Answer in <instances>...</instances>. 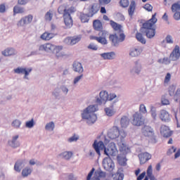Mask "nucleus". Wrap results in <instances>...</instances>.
<instances>
[{"label":"nucleus","instance_id":"1","mask_svg":"<svg viewBox=\"0 0 180 180\" xmlns=\"http://www.w3.org/2000/svg\"><path fill=\"white\" fill-rule=\"evenodd\" d=\"M93 147L98 155H101V152L104 153L105 155H107L108 157H110V155L112 157H115L116 154H117V148H116V144L113 142L110 143L108 147L105 148L103 141H95L93 144Z\"/></svg>","mask_w":180,"mask_h":180},{"label":"nucleus","instance_id":"2","mask_svg":"<svg viewBox=\"0 0 180 180\" xmlns=\"http://www.w3.org/2000/svg\"><path fill=\"white\" fill-rule=\"evenodd\" d=\"M75 7L71 6L68 9L65 8L64 6H60L58 8V12L60 15L63 14V20L64 23L68 28L72 27V25L74 22L72 21V17H71V14L75 13Z\"/></svg>","mask_w":180,"mask_h":180},{"label":"nucleus","instance_id":"3","mask_svg":"<svg viewBox=\"0 0 180 180\" xmlns=\"http://www.w3.org/2000/svg\"><path fill=\"white\" fill-rule=\"evenodd\" d=\"M109 139L111 140H115V139H118L121 143H123L127 134L124 130H119L118 127H112L108 133Z\"/></svg>","mask_w":180,"mask_h":180},{"label":"nucleus","instance_id":"4","mask_svg":"<svg viewBox=\"0 0 180 180\" xmlns=\"http://www.w3.org/2000/svg\"><path fill=\"white\" fill-rule=\"evenodd\" d=\"M116 97V94H109L106 90H103L99 93V97H98V96H96V103L100 105L103 103L105 105L108 101H113Z\"/></svg>","mask_w":180,"mask_h":180},{"label":"nucleus","instance_id":"5","mask_svg":"<svg viewBox=\"0 0 180 180\" xmlns=\"http://www.w3.org/2000/svg\"><path fill=\"white\" fill-rule=\"evenodd\" d=\"M125 39L126 35H124V33L123 32H121L120 34V38L117 34H110L109 36V40L110 41H111V44L114 47H119V44L123 43V41L125 40Z\"/></svg>","mask_w":180,"mask_h":180},{"label":"nucleus","instance_id":"6","mask_svg":"<svg viewBox=\"0 0 180 180\" xmlns=\"http://www.w3.org/2000/svg\"><path fill=\"white\" fill-rule=\"evenodd\" d=\"M155 16H157V13H155L150 20H147L143 24V26L141 28V32H145L146 30H148L150 29H153V26L158 20Z\"/></svg>","mask_w":180,"mask_h":180},{"label":"nucleus","instance_id":"7","mask_svg":"<svg viewBox=\"0 0 180 180\" xmlns=\"http://www.w3.org/2000/svg\"><path fill=\"white\" fill-rule=\"evenodd\" d=\"M103 167L105 171L112 172L115 169V162L110 157L105 158L103 160Z\"/></svg>","mask_w":180,"mask_h":180},{"label":"nucleus","instance_id":"8","mask_svg":"<svg viewBox=\"0 0 180 180\" xmlns=\"http://www.w3.org/2000/svg\"><path fill=\"white\" fill-rule=\"evenodd\" d=\"M142 134H143V136H145L146 137H149V139L153 140L154 141L155 140L154 129L150 126H144L142 128Z\"/></svg>","mask_w":180,"mask_h":180},{"label":"nucleus","instance_id":"9","mask_svg":"<svg viewBox=\"0 0 180 180\" xmlns=\"http://www.w3.org/2000/svg\"><path fill=\"white\" fill-rule=\"evenodd\" d=\"M132 124L134 126H143L144 124V119L141 112H137L133 115Z\"/></svg>","mask_w":180,"mask_h":180},{"label":"nucleus","instance_id":"10","mask_svg":"<svg viewBox=\"0 0 180 180\" xmlns=\"http://www.w3.org/2000/svg\"><path fill=\"white\" fill-rule=\"evenodd\" d=\"M94 174V176L92 178V180H101V178H105V176H106V173L102 172V170H101L99 168L95 170V169L93 167L91 170V176H92Z\"/></svg>","mask_w":180,"mask_h":180},{"label":"nucleus","instance_id":"11","mask_svg":"<svg viewBox=\"0 0 180 180\" xmlns=\"http://www.w3.org/2000/svg\"><path fill=\"white\" fill-rule=\"evenodd\" d=\"M33 22V15L32 14H30L28 15H26L23 18H22L17 23V26L18 27H22V26H25V25H29Z\"/></svg>","mask_w":180,"mask_h":180},{"label":"nucleus","instance_id":"12","mask_svg":"<svg viewBox=\"0 0 180 180\" xmlns=\"http://www.w3.org/2000/svg\"><path fill=\"white\" fill-rule=\"evenodd\" d=\"M141 70H143V66H141V63H140V61L136 60L134 62V66L131 68L130 72L131 74H136V75H140Z\"/></svg>","mask_w":180,"mask_h":180},{"label":"nucleus","instance_id":"13","mask_svg":"<svg viewBox=\"0 0 180 180\" xmlns=\"http://www.w3.org/2000/svg\"><path fill=\"white\" fill-rule=\"evenodd\" d=\"M170 58L172 61H178L180 58L179 46L176 45L172 53H170Z\"/></svg>","mask_w":180,"mask_h":180},{"label":"nucleus","instance_id":"14","mask_svg":"<svg viewBox=\"0 0 180 180\" xmlns=\"http://www.w3.org/2000/svg\"><path fill=\"white\" fill-rule=\"evenodd\" d=\"M143 53V48L141 46H135L132 47L129 49V55L130 57L134 58V57H139L140 54Z\"/></svg>","mask_w":180,"mask_h":180},{"label":"nucleus","instance_id":"15","mask_svg":"<svg viewBox=\"0 0 180 180\" xmlns=\"http://www.w3.org/2000/svg\"><path fill=\"white\" fill-rule=\"evenodd\" d=\"M159 117L162 122H165L166 123L171 122V116L169 115V112L165 110H160Z\"/></svg>","mask_w":180,"mask_h":180},{"label":"nucleus","instance_id":"16","mask_svg":"<svg viewBox=\"0 0 180 180\" xmlns=\"http://www.w3.org/2000/svg\"><path fill=\"white\" fill-rule=\"evenodd\" d=\"M99 108H98V104L92 105L91 107V123L94 124L96 120H98V115L95 114V112H98Z\"/></svg>","mask_w":180,"mask_h":180},{"label":"nucleus","instance_id":"17","mask_svg":"<svg viewBox=\"0 0 180 180\" xmlns=\"http://www.w3.org/2000/svg\"><path fill=\"white\" fill-rule=\"evenodd\" d=\"M82 37L81 35L75 36L73 37H67L65 39V43L69 44V46H74V44H77L79 41H81Z\"/></svg>","mask_w":180,"mask_h":180},{"label":"nucleus","instance_id":"18","mask_svg":"<svg viewBox=\"0 0 180 180\" xmlns=\"http://www.w3.org/2000/svg\"><path fill=\"white\" fill-rule=\"evenodd\" d=\"M56 36H57V32H45L42 34H41L40 39L45 41H49L51 40V39L54 38Z\"/></svg>","mask_w":180,"mask_h":180},{"label":"nucleus","instance_id":"19","mask_svg":"<svg viewBox=\"0 0 180 180\" xmlns=\"http://www.w3.org/2000/svg\"><path fill=\"white\" fill-rule=\"evenodd\" d=\"M138 157L139 158L140 164H146L147 161L151 160L152 156H151V154L147 152H145L139 154Z\"/></svg>","mask_w":180,"mask_h":180},{"label":"nucleus","instance_id":"20","mask_svg":"<svg viewBox=\"0 0 180 180\" xmlns=\"http://www.w3.org/2000/svg\"><path fill=\"white\" fill-rule=\"evenodd\" d=\"M54 49H56V45L50 43H46L42 44L39 46V51H53Z\"/></svg>","mask_w":180,"mask_h":180},{"label":"nucleus","instance_id":"21","mask_svg":"<svg viewBox=\"0 0 180 180\" xmlns=\"http://www.w3.org/2000/svg\"><path fill=\"white\" fill-rule=\"evenodd\" d=\"M160 133L163 137H171L172 136V131L169 130V127L167 125H162L160 127Z\"/></svg>","mask_w":180,"mask_h":180},{"label":"nucleus","instance_id":"22","mask_svg":"<svg viewBox=\"0 0 180 180\" xmlns=\"http://www.w3.org/2000/svg\"><path fill=\"white\" fill-rule=\"evenodd\" d=\"M113 180H123L124 179V170L123 168H120L117 172L112 174Z\"/></svg>","mask_w":180,"mask_h":180},{"label":"nucleus","instance_id":"23","mask_svg":"<svg viewBox=\"0 0 180 180\" xmlns=\"http://www.w3.org/2000/svg\"><path fill=\"white\" fill-rule=\"evenodd\" d=\"M103 60H115L116 53L114 51L105 52L100 54Z\"/></svg>","mask_w":180,"mask_h":180},{"label":"nucleus","instance_id":"24","mask_svg":"<svg viewBox=\"0 0 180 180\" xmlns=\"http://www.w3.org/2000/svg\"><path fill=\"white\" fill-rule=\"evenodd\" d=\"M14 72L15 74H25V77H27L30 72H32V68H18L16 69H14Z\"/></svg>","mask_w":180,"mask_h":180},{"label":"nucleus","instance_id":"25","mask_svg":"<svg viewBox=\"0 0 180 180\" xmlns=\"http://www.w3.org/2000/svg\"><path fill=\"white\" fill-rule=\"evenodd\" d=\"M73 71L75 72H79V74H82L84 72V68H82V64L78 61H75L72 65Z\"/></svg>","mask_w":180,"mask_h":180},{"label":"nucleus","instance_id":"26","mask_svg":"<svg viewBox=\"0 0 180 180\" xmlns=\"http://www.w3.org/2000/svg\"><path fill=\"white\" fill-rule=\"evenodd\" d=\"M142 34H144L148 37V39H153L154 36H155V28H151L149 30H146L145 31H142Z\"/></svg>","mask_w":180,"mask_h":180},{"label":"nucleus","instance_id":"27","mask_svg":"<svg viewBox=\"0 0 180 180\" xmlns=\"http://www.w3.org/2000/svg\"><path fill=\"white\" fill-rule=\"evenodd\" d=\"M110 25L112 27L113 30H115V32H119L120 33H122V25L118 24L112 20L110 21Z\"/></svg>","mask_w":180,"mask_h":180},{"label":"nucleus","instance_id":"28","mask_svg":"<svg viewBox=\"0 0 180 180\" xmlns=\"http://www.w3.org/2000/svg\"><path fill=\"white\" fill-rule=\"evenodd\" d=\"M134 11H136V1L132 0L128 8V13L130 18H133V15H134Z\"/></svg>","mask_w":180,"mask_h":180},{"label":"nucleus","instance_id":"29","mask_svg":"<svg viewBox=\"0 0 180 180\" xmlns=\"http://www.w3.org/2000/svg\"><path fill=\"white\" fill-rule=\"evenodd\" d=\"M2 55L5 57H9L10 56H15L16 51L13 48H8L1 52Z\"/></svg>","mask_w":180,"mask_h":180},{"label":"nucleus","instance_id":"30","mask_svg":"<svg viewBox=\"0 0 180 180\" xmlns=\"http://www.w3.org/2000/svg\"><path fill=\"white\" fill-rule=\"evenodd\" d=\"M18 139H19V135L13 136L12 140L8 141V144L11 146V147H13V148H16V147H19V146H20V143H19V142L18 141Z\"/></svg>","mask_w":180,"mask_h":180},{"label":"nucleus","instance_id":"31","mask_svg":"<svg viewBox=\"0 0 180 180\" xmlns=\"http://www.w3.org/2000/svg\"><path fill=\"white\" fill-rule=\"evenodd\" d=\"M129 123H130V120L129 119V117H127V116L122 117L120 120V124L122 129H126V127L129 126Z\"/></svg>","mask_w":180,"mask_h":180},{"label":"nucleus","instance_id":"32","mask_svg":"<svg viewBox=\"0 0 180 180\" xmlns=\"http://www.w3.org/2000/svg\"><path fill=\"white\" fill-rule=\"evenodd\" d=\"M62 51H63V46H55V48L53 51H55L56 54V57L58 58H60V57H64V56H65V54L61 52Z\"/></svg>","mask_w":180,"mask_h":180},{"label":"nucleus","instance_id":"33","mask_svg":"<svg viewBox=\"0 0 180 180\" xmlns=\"http://www.w3.org/2000/svg\"><path fill=\"white\" fill-rule=\"evenodd\" d=\"M91 40H96L98 43H100V44H102L103 46H106V44H108V39H106V38L91 36Z\"/></svg>","mask_w":180,"mask_h":180},{"label":"nucleus","instance_id":"34","mask_svg":"<svg viewBox=\"0 0 180 180\" xmlns=\"http://www.w3.org/2000/svg\"><path fill=\"white\" fill-rule=\"evenodd\" d=\"M82 119L88 120L91 117V106H88L82 114Z\"/></svg>","mask_w":180,"mask_h":180},{"label":"nucleus","instance_id":"35","mask_svg":"<svg viewBox=\"0 0 180 180\" xmlns=\"http://www.w3.org/2000/svg\"><path fill=\"white\" fill-rule=\"evenodd\" d=\"M93 27L95 30H102L103 29V26L102 25V22L99 20H95L93 22Z\"/></svg>","mask_w":180,"mask_h":180},{"label":"nucleus","instance_id":"36","mask_svg":"<svg viewBox=\"0 0 180 180\" xmlns=\"http://www.w3.org/2000/svg\"><path fill=\"white\" fill-rule=\"evenodd\" d=\"M120 151L123 155H126V154H129V153H130V148L126 146L124 143H122L120 146Z\"/></svg>","mask_w":180,"mask_h":180},{"label":"nucleus","instance_id":"37","mask_svg":"<svg viewBox=\"0 0 180 180\" xmlns=\"http://www.w3.org/2000/svg\"><path fill=\"white\" fill-rule=\"evenodd\" d=\"M72 151H65L62 153H60L59 155L62 158H64L65 160H70L71 157H72Z\"/></svg>","mask_w":180,"mask_h":180},{"label":"nucleus","instance_id":"38","mask_svg":"<svg viewBox=\"0 0 180 180\" xmlns=\"http://www.w3.org/2000/svg\"><path fill=\"white\" fill-rule=\"evenodd\" d=\"M79 19L82 23H87V22H89L90 17L88 14L81 13Z\"/></svg>","mask_w":180,"mask_h":180},{"label":"nucleus","instance_id":"39","mask_svg":"<svg viewBox=\"0 0 180 180\" xmlns=\"http://www.w3.org/2000/svg\"><path fill=\"white\" fill-rule=\"evenodd\" d=\"M53 15H54V11H53V10H49L45 14V20H47L48 22H51V20H53Z\"/></svg>","mask_w":180,"mask_h":180},{"label":"nucleus","instance_id":"40","mask_svg":"<svg viewBox=\"0 0 180 180\" xmlns=\"http://www.w3.org/2000/svg\"><path fill=\"white\" fill-rule=\"evenodd\" d=\"M136 40H138V41H140V43H141L142 44H146V43L147 42L144 37H143V34L140 32H137L136 34Z\"/></svg>","mask_w":180,"mask_h":180},{"label":"nucleus","instance_id":"41","mask_svg":"<svg viewBox=\"0 0 180 180\" xmlns=\"http://www.w3.org/2000/svg\"><path fill=\"white\" fill-rule=\"evenodd\" d=\"M98 37H103L106 39V37H108V36H109V32L105 30H98Z\"/></svg>","mask_w":180,"mask_h":180},{"label":"nucleus","instance_id":"42","mask_svg":"<svg viewBox=\"0 0 180 180\" xmlns=\"http://www.w3.org/2000/svg\"><path fill=\"white\" fill-rule=\"evenodd\" d=\"M24 12H25V8H23V7H20L19 6H15L13 8L14 14L23 13Z\"/></svg>","mask_w":180,"mask_h":180},{"label":"nucleus","instance_id":"43","mask_svg":"<svg viewBox=\"0 0 180 180\" xmlns=\"http://www.w3.org/2000/svg\"><path fill=\"white\" fill-rule=\"evenodd\" d=\"M30 174H32V169L29 168V167H25V169H22V176H29V175H30Z\"/></svg>","mask_w":180,"mask_h":180},{"label":"nucleus","instance_id":"44","mask_svg":"<svg viewBox=\"0 0 180 180\" xmlns=\"http://www.w3.org/2000/svg\"><path fill=\"white\" fill-rule=\"evenodd\" d=\"M104 112H105V115L107 116H109L110 117L115 115V111L113 110V109H111L110 108H105L104 109Z\"/></svg>","mask_w":180,"mask_h":180},{"label":"nucleus","instance_id":"45","mask_svg":"<svg viewBox=\"0 0 180 180\" xmlns=\"http://www.w3.org/2000/svg\"><path fill=\"white\" fill-rule=\"evenodd\" d=\"M172 12H178L180 10V4L179 3H174L172 5Z\"/></svg>","mask_w":180,"mask_h":180},{"label":"nucleus","instance_id":"46","mask_svg":"<svg viewBox=\"0 0 180 180\" xmlns=\"http://www.w3.org/2000/svg\"><path fill=\"white\" fill-rule=\"evenodd\" d=\"M22 164H23V162L22 161H18L15 162V166H14V169L17 172H20V167H22Z\"/></svg>","mask_w":180,"mask_h":180},{"label":"nucleus","instance_id":"47","mask_svg":"<svg viewBox=\"0 0 180 180\" xmlns=\"http://www.w3.org/2000/svg\"><path fill=\"white\" fill-rule=\"evenodd\" d=\"M54 127H55L54 122H51L46 124L45 129L46 130H49L51 131H53V130H54Z\"/></svg>","mask_w":180,"mask_h":180},{"label":"nucleus","instance_id":"48","mask_svg":"<svg viewBox=\"0 0 180 180\" xmlns=\"http://www.w3.org/2000/svg\"><path fill=\"white\" fill-rule=\"evenodd\" d=\"M117 160H118V162H119V164H120L122 167H126V161H127V160H126V158H120L119 156H117Z\"/></svg>","mask_w":180,"mask_h":180},{"label":"nucleus","instance_id":"49","mask_svg":"<svg viewBox=\"0 0 180 180\" xmlns=\"http://www.w3.org/2000/svg\"><path fill=\"white\" fill-rule=\"evenodd\" d=\"M21 122L20 120H15L12 122V126L15 129H19L20 127Z\"/></svg>","mask_w":180,"mask_h":180},{"label":"nucleus","instance_id":"50","mask_svg":"<svg viewBox=\"0 0 180 180\" xmlns=\"http://www.w3.org/2000/svg\"><path fill=\"white\" fill-rule=\"evenodd\" d=\"M146 174H147V177L149 178L150 176H153V166L149 165L147 171H146Z\"/></svg>","mask_w":180,"mask_h":180},{"label":"nucleus","instance_id":"51","mask_svg":"<svg viewBox=\"0 0 180 180\" xmlns=\"http://www.w3.org/2000/svg\"><path fill=\"white\" fill-rule=\"evenodd\" d=\"M129 0H120V5L122 6V8H127L129 6Z\"/></svg>","mask_w":180,"mask_h":180},{"label":"nucleus","instance_id":"52","mask_svg":"<svg viewBox=\"0 0 180 180\" xmlns=\"http://www.w3.org/2000/svg\"><path fill=\"white\" fill-rule=\"evenodd\" d=\"M139 111H140V113H143V114L147 113V108H146V105L144 104L140 105Z\"/></svg>","mask_w":180,"mask_h":180},{"label":"nucleus","instance_id":"53","mask_svg":"<svg viewBox=\"0 0 180 180\" xmlns=\"http://www.w3.org/2000/svg\"><path fill=\"white\" fill-rule=\"evenodd\" d=\"M143 9L148 11V12H151L153 11V6L150 4H146L143 6Z\"/></svg>","mask_w":180,"mask_h":180},{"label":"nucleus","instance_id":"54","mask_svg":"<svg viewBox=\"0 0 180 180\" xmlns=\"http://www.w3.org/2000/svg\"><path fill=\"white\" fill-rule=\"evenodd\" d=\"M166 43L168 44H172L174 43V41L172 40V36L167 35L165 38Z\"/></svg>","mask_w":180,"mask_h":180},{"label":"nucleus","instance_id":"55","mask_svg":"<svg viewBox=\"0 0 180 180\" xmlns=\"http://www.w3.org/2000/svg\"><path fill=\"white\" fill-rule=\"evenodd\" d=\"M78 139H79V137H78L77 135L74 134V136H72V137L68 139V141H69V143H72L74 141H77L78 140Z\"/></svg>","mask_w":180,"mask_h":180},{"label":"nucleus","instance_id":"56","mask_svg":"<svg viewBox=\"0 0 180 180\" xmlns=\"http://www.w3.org/2000/svg\"><path fill=\"white\" fill-rule=\"evenodd\" d=\"M82 77H84V75H80L79 76L76 77L74 79L73 84H78V82L81 81Z\"/></svg>","mask_w":180,"mask_h":180},{"label":"nucleus","instance_id":"57","mask_svg":"<svg viewBox=\"0 0 180 180\" xmlns=\"http://www.w3.org/2000/svg\"><path fill=\"white\" fill-rule=\"evenodd\" d=\"M150 113L153 120H157V112L155 111V110L151 109Z\"/></svg>","mask_w":180,"mask_h":180},{"label":"nucleus","instance_id":"58","mask_svg":"<svg viewBox=\"0 0 180 180\" xmlns=\"http://www.w3.org/2000/svg\"><path fill=\"white\" fill-rule=\"evenodd\" d=\"M171 81V74L167 73L165 77V84H168Z\"/></svg>","mask_w":180,"mask_h":180},{"label":"nucleus","instance_id":"59","mask_svg":"<svg viewBox=\"0 0 180 180\" xmlns=\"http://www.w3.org/2000/svg\"><path fill=\"white\" fill-rule=\"evenodd\" d=\"M176 151V148L172 146L170 149L167 150V155H171L173 153H175Z\"/></svg>","mask_w":180,"mask_h":180},{"label":"nucleus","instance_id":"60","mask_svg":"<svg viewBox=\"0 0 180 180\" xmlns=\"http://www.w3.org/2000/svg\"><path fill=\"white\" fill-rule=\"evenodd\" d=\"M33 126H34V122H33V120L26 122L27 127H29L30 129V128L33 127Z\"/></svg>","mask_w":180,"mask_h":180},{"label":"nucleus","instance_id":"61","mask_svg":"<svg viewBox=\"0 0 180 180\" xmlns=\"http://www.w3.org/2000/svg\"><path fill=\"white\" fill-rule=\"evenodd\" d=\"M110 1L112 0H98L100 5H108V4H110Z\"/></svg>","mask_w":180,"mask_h":180},{"label":"nucleus","instance_id":"62","mask_svg":"<svg viewBox=\"0 0 180 180\" xmlns=\"http://www.w3.org/2000/svg\"><path fill=\"white\" fill-rule=\"evenodd\" d=\"M174 19H175V20H180V12L176 11L174 13Z\"/></svg>","mask_w":180,"mask_h":180},{"label":"nucleus","instance_id":"63","mask_svg":"<svg viewBox=\"0 0 180 180\" xmlns=\"http://www.w3.org/2000/svg\"><path fill=\"white\" fill-rule=\"evenodd\" d=\"M146 176V172H142L136 179V180H142Z\"/></svg>","mask_w":180,"mask_h":180},{"label":"nucleus","instance_id":"64","mask_svg":"<svg viewBox=\"0 0 180 180\" xmlns=\"http://www.w3.org/2000/svg\"><path fill=\"white\" fill-rule=\"evenodd\" d=\"M18 5H26V4H27V0H18Z\"/></svg>","mask_w":180,"mask_h":180}]
</instances>
